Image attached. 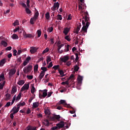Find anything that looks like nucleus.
<instances>
[{
    "label": "nucleus",
    "instance_id": "obj_3",
    "mask_svg": "<svg viewBox=\"0 0 130 130\" xmlns=\"http://www.w3.org/2000/svg\"><path fill=\"white\" fill-rule=\"evenodd\" d=\"M32 66H27L23 69V73L24 74H30L32 71Z\"/></svg>",
    "mask_w": 130,
    "mask_h": 130
},
{
    "label": "nucleus",
    "instance_id": "obj_6",
    "mask_svg": "<svg viewBox=\"0 0 130 130\" xmlns=\"http://www.w3.org/2000/svg\"><path fill=\"white\" fill-rule=\"evenodd\" d=\"M38 48L36 47H30V52L31 53V54H34L35 52H37V50H38Z\"/></svg>",
    "mask_w": 130,
    "mask_h": 130
},
{
    "label": "nucleus",
    "instance_id": "obj_19",
    "mask_svg": "<svg viewBox=\"0 0 130 130\" xmlns=\"http://www.w3.org/2000/svg\"><path fill=\"white\" fill-rule=\"evenodd\" d=\"M30 87H31L30 90H31V94H34L35 93V87H34V84H31Z\"/></svg>",
    "mask_w": 130,
    "mask_h": 130
},
{
    "label": "nucleus",
    "instance_id": "obj_38",
    "mask_svg": "<svg viewBox=\"0 0 130 130\" xmlns=\"http://www.w3.org/2000/svg\"><path fill=\"white\" fill-rule=\"evenodd\" d=\"M25 11L26 14H28V15H30L31 13V10L29 9V8H25Z\"/></svg>",
    "mask_w": 130,
    "mask_h": 130
},
{
    "label": "nucleus",
    "instance_id": "obj_53",
    "mask_svg": "<svg viewBox=\"0 0 130 130\" xmlns=\"http://www.w3.org/2000/svg\"><path fill=\"white\" fill-rule=\"evenodd\" d=\"M65 107H68V108H71L72 109H73V108L70 105V104L65 105Z\"/></svg>",
    "mask_w": 130,
    "mask_h": 130
},
{
    "label": "nucleus",
    "instance_id": "obj_8",
    "mask_svg": "<svg viewBox=\"0 0 130 130\" xmlns=\"http://www.w3.org/2000/svg\"><path fill=\"white\" fill-rule=\"evenodd\" d=\"M29 89V84H25L21 88V92H23V91H25V90Z\"/></svg>",
    "mask_w": 130,
    "mask_h": 130
},
{
    "label": "nucleus",
    "instance_id": "obj_21",
    "mask_svg": "<svg viewBox=\"0 0 130 130\" xmlns=\"http://www.w3.org/2000/svg\"><path fill=\"white\" fill-rule=\"evenodd\" d=\"M17 64L20 65L21 64V63L22 62V58L20 57L19 58H18L16 59Z\"/></svg>",
    "mask_w": 130,
    "mask_h": 130
},
{
    "label": "nucleus",
    "instance_id": "obj_62",
    "mask_svg": "<svg viewBox=\"0 0 130 130\" xmlns=\"http://www.w3.org/2000/svg\"><path fill=\"white\" fill-rule=\"evenodd\" d=\"M13 55L14 56H16L17 55V50H14L13 51Z\"/></svg>",
    "mask_w": 130,
    "mask_h": 130
},
{
    "label": "nucleus",
    "instance_id": "obj_51",
    "mask_svg": "<svg viewBox=\"0 0 130 130\" xmlns=\"http://www.w3.org/2000/svg\"><path fill=\"white\" fill-rule=\"evenodd\" d=\"M52 66H53V64L52 63V62H50L48 66V69H49L50 68H52Z\"/></svg>",
    "mask_w": 130,
    "mask_h": 130
},
{
    "label": "nucleus",
    "instance_id": "obj_32",
    "mask_svg": "<svg viewBox=\"0 0 130 130\" xmlns=\"http://www.w3.org/2000/svg\"><path fill=\"white\" fill-rule=\"evenodd\" d=\"M64 124H66V126H64L66 128H69L70 125H71V123H69V122H66L64 123Z\"/></svg>",
    "mask_w": 130,
    "mask_h": 130
},
{
    "label": "nucleus",
    "instance_id": "obj_33",
    "mask_svg": "<svg viewBox=\"0 0 130 130\" xmlns=\"http://www.w3.org/2000/svg\"><path fill=\"white\" fill-rule=\"evenodd\" d=\"M16 92H17V88L14 87L12 88L11 92V94H15V93H16Z\"/></svg>",
    "mask_w": 130,
    "mask_h": 130
},
{
    "label": "nucleus",
    "instance_id": "obj_13",
    "mask_svg": "<svg viewBox=\"0 0 130 130\" xmlns=\"http://www.w3.org/2000/svg\"><path fill=\"white\" fill-rule=\"evenodd\" d=\"M79 10H81V12H80V13H81V14H83V15H84V16H85V13H88V12H87V11H83V7H82V5H79Z\"/></svg>",
    "mask_w": 130,
    "mask_h": 130
},
{
    "label": "nucleus",
    "instance_id": "obj_40",
    "mask_svg": "<svg viewBox=\"0 0 130 130\" xmlns=\"http://www.w3.org/2000/svg\"><path fill=\"white\" fill-rule=\"evenodd\" d=\"M41 29H39L37 30L38 37H40V36H41Z\"/></svg>",
    "mask_w": 130,
    "mask_h": 130
},
{
    "label": "nucleus",
    "instance_id": "obj_57",
    "mask_svg": "<svg viewBox=\"0 0 130 130\" xmlns=\"http://www.w3.org/2000/svg\"><path fill=\"white\" fill-rule=\"evenodd\" d=\"M51 61V58H50V57H48L47 58V63H48V62Z\"/></svg>",
    "mask_w": 130,
    "mask_h": 130
},
{
    "label": "nucleus",
    "instance_id": "obj_17",
    "mask_svg": "<svg viewBox=\"0 0 130 130\" xmlns=\"http://www.w3.org/2000/svg\"><path fill=\"white\" fill-rule=\"evenodd\" d=\"M12 111H13V114H16V113H18V112H19V110L17 109L16 107H14L12 109Z\"/></svg>",
    "mask_w": 130,
    "mask_h": 130
},
{
    "label": "nucleus",
    "instance_id": "obj_46",
    "mask_svg": "<svg viewBox=\"0 0 130 130\" xmlns=\"http://www.w3.org/2000/svg\"><path fill=\"white\" fill-rule=\"evenodd\" d=\"M75 55H76L75 60L76 61H78L79 60V54L76 53Z\"/></svg>",
    "mask_w": 130,
    "mask_h": 130
},
{
    "label": "nucleus",
    "instance_id": "obj_54",
    "mask_svg": "<svg viewBox=\"0 0 130 130\" xmlns=\"http://www.w3.org/2000/svg\"><path fill=\"white\" fill-rule=\"evenodd\" d=\"M0 78H1L2 80H5V74H2L0 75Z\"/></svg>",
    "mask_w": 130,
    "mask_h": 130
},
{
    "label": "nucleus",
    "instance_id": "obj_43",
    "mask_svg": "<svg viewBox=\"0 0 130 130\" xmlns=\"http://www.w3.org/2000/svg\"><path fill=\"white\" fill-rule=\"evenodd\" d=\"M48 51H49V48H46L42 52L43 54L46 53Z\"/></svg>",
    "mask_w": 130,
    "mask_h": 130
},
{
    "label": "nucleus",
    "instance_id": "obj_58",
    "mask_svg": "<svg viewBox=\"0 0 130 130\" xmlns=\"http://www.w3.org/2000/svg\"><path fill=\"white\" fill-rule=\"evenodd\" d=\"M22 52H23V50H18V52H17V54L18 55H20V54H21L22 53Z\"/></svg>",
    "mask_w": 130,
    "mask_h": 130
},
{
    "label": "nucleus",
    "instance_id": "obj_15",
    "mask_svg": "<svg viewBox=\"0 0 130 130\" xmlns=\"http://www.w3.org/2000/svg\"><path fill=\"white\" fill-rule=\"evenodd\" d=\"M60 104H62L64 106H66L67 105V102H66L65 100H61L59 102H58V105H60Z\"/></svg>",
    "mask_w": 130,
    "mask_h": 130
},
{
    "label": "nucleus",
    "instance_id": "obj_14",
    "mask_svg": "<svg viewBox=\"0 0 130 130\" xmlns=\"http://www.w3.org/2000/svg\"><path fill=\"white\" fill-rule=\"evenodd\" d=\"M39 106V102H34L32 104V108L35 109Z\"/></svg>",
    "mask_w": 130,
    "mask_h": 130
},
{
    "label": "nucleus",
    "instance_id": "obj_1",
    "mask_svg": "<svg viewBox=\"0 0 130 130\" xmlns=\"http://www.w3.org/2000/svg\"><path fill=\"white\" fill-rule=\"evenodd\" d=\"M83 19H84L85 21L84 20H82V25L83 26L82 28L81 32L87 33V30H88V27H89V25H90V17H89V13L88 12H84V16L83 17Z\"/></svg>",
    "mask_w": 130,
    "mask_h": 130
},
{
    "label": "nucleus",
    "instance_id": "obj_29",
    "mask_svg": "<svg viewBox=\"0 0 130 130\" xmlns=\"http://www.w3.org/2000/svg\"><path fill=\"white\" fill-rule=\"evenodd\" d=\"M82 81H83V77H82L80 75L78 76V83H82Z\"/></svg>",
    "mask_w": 130,
    "mask_h": 130
},
{
    "label": "nucleus",
    "instance_id": "obj_16",
    "mask_svg": "<svg viewBox=\"0 0 130 130\" xmlns=\"http://www.w3.org/2000/svg\"><path fill=\"white\" fill-rule=\"evenodd\" d=\"M5 96H6V98H5L6 101H9V100L11 99V94L6 93Z\"/></svg>",
    "mask_w": 130,
    "mask_h": 130
},
{
    "label": "nucleus",
    "instance_id": "obj_27",
    "mask_svg": "<svg viewBox=\"0 0 130 130\" xmlns=\"http://www.w3.org/2000/svg\"><path fill=\"white\" fill-rule=\"evenodd\" d=\"M18 85H19V86H22L23 85H24V84H25V81H24V80H20L18 83H17Z\"/></svg>",
    "mask_w": 130,
    "mask_h": 130
},
{
    "label": "nucleus",
    "instance_id": "obj_9",
    "mask_svg": "<svg viewBox=\"0 0 130 130\" xmlns=\"http://www.w3.org/2000/svg\"><path fill=\"white\" fill-rule=\"evenodd\" d=\"M56 125L58 127V128H62L63 126H64V122L63 121H61L59 123L56 124Z\"/></svg>",
    "mask_w": 130,
    "mask_h": 130
},
{
    "label": "nucleus",
    "instance_id": "obj_48",
    "mask_svg": "<svg viewBox=\"0 0 130 130\" xmlns=\"http://www.w3.org/2000/svg\"><path fill=\"white\" fill-rule=\"evenodd\" d=\"M13 26H17V25H19V21L16 20V21L13 23Z\"/></svg>",
    "mask_w": 130,
    "mask_h": 130
},
{
    "label": "nucleus",
    "instance_id": "obj_39",
    "mask_svg": "<svg viewBox=\"0 0 130 130\" xmlns=\"http://www.w3.org/2000/svg\"><path fill=\"white\" fill-rule=\"evenodd\" d=\"M21 96H22V92H20L16 98V100H20L21 99Z\"/></svg>",
    "mask_w": 130,
    "mask_h": 130
},
{
    "label": "nucleus",
    "instance_id": "obj_2",
    "mask_svg": "<svg viewBox=\"0 0 130 130\" xmlns=\"http://www.w3.org/2000/svg\"><path fill=\"white\" fill-rule=\"evenodd\" d=\"M38 16H39V12H38V11H37L35 13L34 17L30 19V23L31 24V25H34L35 22H36V20L38 19Z\"/></svg>",
    "mask_w": 130,
    "mask_h": 130
},
{
    "label": "nucleus",
    "instance_id": "obj_31",
    "mask_svg": "<svg viewBox=\"0 0 130 130\" xmlns=\"http://www.w3.org/2000/svg\"><path fill=\"white\" fill-rule=\"evenodd\" d=\"M12 39H19V37L18 36V35H17L16 34H14L12 36Z\"/></svg>",
    "mask_w": 130,
    "mask_h": 130
},
{
    "label": "nucleus",
    "instance_id": "obj_4",
    "mask_svg": "<svg viewBox=\"0 0 130 130\" xmlns=\"http://www.w3.org/2000/svg\"><path fill=\"white\" fill-rule=\"evenodd\" d=\"M59 8V3L56 2L54 3V5L52 7H51V10L53 12L56 10H58Z\"/></svg>",
    "mask_w": 130,
    "mask_h": 130
},
{
    "label": "nucleus",
    "instance_id": "obj_47",
    "mask_svg": "<svg viewBox=\"0 0 130 130\" xmlns=\"http://www.w3.org/2000/svg\"><path fill=\"white\" fill-rule=\"evenodd\" d=\"M54 118H55V119H57V120H58V119H59L60 118V116H59V115H55L54 116Z\"/></svg>",
    "mask_w": 130,
    "mask_h": 130
},
{
    "label": "nucleus",
    "instance_id": "obj_24",
    "mask_svg": "<svg viewBox=\"0 0 130 130\" xmlns=\"http://www.w3.org/2000/svg\"><path fill=\"white\" fill-rule=\"evenodd\" d=\"M6 84V81H4L3 83H0V90H3L4 89V87Z\"/></svg>",
    "mask_w": 130,
    "mask_h": 130
},
{
    "label": "nucleus",
    "instance_id": "obj_36",
    "mask_svg": "<svg viewBox=\"0 0 130 130\" xmlns=\"http://www.w3.org/2000/svg\"><path fill=\"white\" fill-rule=\"evenodd\" d=\"M45 17L47 20H49L50 18V15L49 14V12H47L45 14Z\"/></svg>",
    "mask_w": 130,
    "mask_h": 130
},
{
    "label": "nucleus",
    "instance_id": "obj_20",
    "mask_svg": "<svg viewBox=\"0 0 130 130\" xmlns=\"http://www.w3.org/2000/svg\"><path fill=\"white\" fill-rule=\"evenodd\" d=\"M70 31V28L66 27L63 31V33L65 35H68V34L69 33V31Z\"/></svg>",
    "mask_w": 130,
    "mask_h": 130
},
{
    "label": "nucleus",
    "instance_id": "obj_56",
    "mask_svg": "<svg viewBox=\"0 0 130 130\" xmlns=\"http://www.w3.org/2000/svg\"><path fill=\"white\" fill-rule=\"evenodd\" d=\"M30 60H31V57L28 56L26 58L25 61H26L27 62H29V61H30Z\"/></svg>",
    "mask_w": 130,
    "mask_h": 130
},
{
    "label": "nucleus",
    "instance_id": "obj_11",
    "mask_svg": "<svg viewBox=\"0 0 130 130\" xmlns=\"http://www.w3.org/2000/svg\"><path fill=\"white\" fill-rule=\"evenodd\" d=\"M44 75H45V74H44V72H41V73L40 74V75L38 77V80L39 82H41V80H42V78H43V77H44Z\"/></svg>",
    "mask_w": 130,
    "mask_h": 130
},
{
    "label": "nucleus",
    "instance_id": "obj_60",
    "mask_svg": "<svg viewBox=\"0 0 130 130\" xmlns=\"http://www.w3.org/2000/svg\"><path fill=\"white\" fill-rule=\"evenodd\" d=\"M67 20H72V15L71 14L69 15Z\"/></svg>",
    "mask_w": 130,
    "mask_h": 130
},
{
    "label": "nucleus",
    "instance_id": "obj_30",
    "mask_svg": "<svg viewBox=\"0 0 130 130\" xmlns=\"http://www.w3.org/2000/svg\"><path fill=\"white\" fill-rule=\"evenodd\" d=\"M68 80L69 81H70V80H71L72 81H74V80H75V76H74L73 74H71L69 77V78H68Z\"/></svg>",
    "mask_w": 130,
    "mask_h": 130
},
{
    "label": "nucleus",
    "instance_id": "obj_64",
    "mask_svg": "<svg viewBox=\"0 0 130 130\" xmlns=\"http://www.w3.org/2000/svg\"><path fill=\"white\" fill-rule=\"evenodd\" d=\"M57 128H58V127L56 126L52 127L51 128V130H55V129H57Z\"/></svg>",
    "mask_w": 130,
    "mask_h": 130
},
{
    "label": "nucleus",
    "instance_id": "obj_50",
    "mask_svg": "<svg viewBox=\"0 0 130 130\" xmlns=\"http://www.w3.org/2000/svg\"><path fill=\"white\" fill-rule=\"evenodd\" d=\"M27 79H28V80H32V79H33V76H32V75H27Z\"/></svg>",
    "mask_w": 130,
    "mask_h": 130
},
{
    "label": "nucleus",
    "instance_id": "obj_44",
    "mask_svg": "<svg viewBox=\"0 0 130 130\" xmlns=\"http://www.w3.org/2000/svg\"><path fill=\"white\" fill-rule=\"evenodd\" d=\"M45 114H46L47 115H49V114H50V111H49V110H46L44 111Z\"/></svg>",
    "mask_w": 130,
    "mask_h": 130
},
{
    "label": "nucleus",
    "instance_id": "obj_63",
    "mask_svg": "<svg viewBox=\"0 0 130 130\" xmlns=\"http://www.w3.org/2000/svg\"><path fill=\"white\" fill-rule=\"evenodd\" d=\"M30 113H31V110H30V109L28 108V109L26 111V114H30Z\"/></svg>",
    "mask_w": 130,
    "mask_h": 130
},
{
    "label": "nucleus",
    "instance_id": "obj_55",
    "mask_svg": "<svg viewBox=\"0 0 130 130\" xmlns=\"http://www.w3.org/2000/svg\"><path fill=\"white\" fill-rule=\"evenodd\" d=\"M70 45H67V47H66V52H68V51H69L70 50Z\"/></svg>",
    "mask_w": 130,
    "mask_h": 130
},
{
    "label": "nucleus",
    "instance_id": "obj_52",
    "mask_svg": "<svg viewBox=\"0 0 130 130\" xmlns=\"http://www.w3.org/2000/svg\"><path fill=\"white\" fill-rule=\"evenodd\" d=\"M11 105V102H9L5 105V107H9Z\"/></svg>",
    "mask_w": 130,
    "mask_h": 130
},
{
    "label": "nucleus",
    "instance_id": "obj_26",
    "mask_svg": "<svg viewBox=\"0 0 130 130\" xmlns=\"http://www.w3.org/2000/svg\"><path fill=\"white\" fill-rule=\"evenodd\" d=\"M52 69H53V70H54V71H57V70H60L59 69V65H55L52 67Z\"/></svg>",
    "mask_w": 130,
    "mask_h": 130
},
{
    "label": "nucleus",
    "instance_id": "obj_61",
    "mask_svg": "<svg viewBox=\"0 0 130 130\" xmlns=\"http://www.w3.org/2000/svg\"><path fill=\"white\" fill-rule=\"evenodd\" d=\"M49 32H52L53 31V27H51L50 28H48Z\"/></svg>",
    "mask_w": 130,
    "mask_h": 130
},
{
    "label": "nucleus",
    "instance_id": "obj_18",
    "mask_svg": "<svg viewBox=\"0 0 130 130\" xmlns=\"http://www.w3.org/2000/svg\"><path fill=\"white\" fill-rule=\"evenodd\" d=\"M44 121H45V122L44 123V124L46 126H49V120H48V119H45L44 120Z\"/></svg>",
    "mask_w": 130,
    "mask_h": 130
},
{
    "label": "nucleus",
    "instance_id": "obj_23",
    "mask_svg": "<svg viewBox=\"0 0 130 130\" xmlns=\"http://www.w3.org/2000/svg\"><path fill=\"white\" fill-rule=\"evenodd\" d=\"M59 74H60L61 77H64V73L63 72V71L60 70V69H58Z\"/></svg>",
    "mask_w": 130,
    "mask_h": 130
},
{
    "label": "nucleus",
    "instance_id": "obj_35",
    "mask_svg": "<svg viewBox=\"0 0 130 130\" xmlns=\"http://www.w3.org/2000/svg\"><path fill=\"white\" fill-rule=\"evenodd\" d=\"M41 70H42V72H44V74H45V72L47 71V68L46 67H41Z\"/></svg>",
    "mask_w": 130,
    "mask_h": 130
},
{
    "label": "nucleus",
    "instance_id": "obj_12",
    "mask_svg": "<svg viewBox=\"0 0 130 130\" xmlns=\"http://www.w3.org/2000/svg\"><path fill=\"white\" fill-rule=\"evenodd\" d=\"M7 62V59L3 58L0 61V66L3 67L4 64Z\"/></svg>",
    "mask_w": 130,
    "mask_h": 130
},
{
    "label": "nucleus",
    "instance_id": "obj_59",
    "mask_svg": "<svg viewBox=\"0 0 130 130\" xmlns=\"http://www.w3.org/2000/svg\"><path fill=\"white\" fill-rule=\"evenodd\" d=\"M53 93V92H52V91L49 92L48 94H47V97H50V96H51V95H52Z\"/></svg>",
    "mask_w": 130,
    "mask_h": 130
},
{
    "label": "nucleus",
    "instance_id": "obj_42",
    "mask_svg": "<svg viewBox=\"0 0 130 130\" xmlns=\"http://www.w3.org/2000/svg\"><path fill=\"white\" fill-rule=\"evenodd\" d=\"M57 20H60V21H61L62 20V17H61V15L58 14L57 16Z\"/></svg>",
    "mask_w": 130,
    "mask_h": 130
},
{
    "label": "nucleus",
    "instance_id": "obj_34",
    "mask_svg": "<svg viewBox=\"0 0 130 130\" xmlns=\"http://www.w3.org/2000/svg\"><path fill=\"white\" fill-rule=\"evenodd\" d=\"M57 46L58 47L57 50H58V51L59 52V50H60V48H61V47H63V46H64V44H61L60 45H58Z\"/></svg>",
    "mask_w": 130,
    "mask_h": 130
},
{
    "label": "nucleus",
    "instance_id": "obj_49",
    "mask_svg": "<svg viewBox=\"0 0 130 130\" xmlns=\"http://www.w3.org/2000/svg\"><path fill=\"white\" fill-rule=\"evenodd\" d=\"M64 39H66V40H67V41H70L71 40V39L70 38V37L69 36H66L64 37Z\"/></svg>",
    "mask_w": 130,
    "mask_h": 130
},
{
    "label": "nucleus",
    "instance_id": "obj_28",
    "mask_svg": "<svg viewBox=\"0 0 130 130\" xmlns=\"http://www.w3.org/2000/svg\"><path fill=\"white\" fill-rule=\"evenodd\" d=\"M69 80H68L67 81H63L61 84V85H67V86H69V85H70V83L69 82Z\"/></svg>",
    "mask_w": 130,
    "mask_h": 130
},
{
    "label": "nucleus",
    "instance_id": "obj_10",
    "mask_svg": "<svg viewBox=\"0 0 130 130\" xmlns=\"http://www.w3.org/2000/svg\"><path fill=\"white\" fill-rule=\"evenodd\" d=\"M69 59H70V57L68 56H64L63 57L60 58V60L62 62H67Z\"/></svg>",
    "mask_w": 130,
    "mask_h": 130
},
{
    "label": "nucleus",
    "instance_id": "obj_7",
    "mask_svg": "<svg viewBox=\"0 0 130 130\" xmlns=\"http://www.w3.org/2000/svg\"><path fill=\"white\" fill-rule=\"evenodd\" d=\"M16 72H17V70L15 69H12L10 70V72H9V77H12L16 74Z\"/></svg>",
    "mask_w": 130,
    "mask_h": 130
},
{
    "label": "nucleus",
    "instance_id": "obj_41",
    "mask_svg": "<svg viewBox=\"0 0 130 130\" xmlns=\"http://www.w3.org/2000/svg\"><path fill=\"white\" fill-rule=\"evenodd\" d=\"M34 70L35 72H38V64H36L34 66Z\"/></svg>",
    "mask_w": 130,
    "mask_h": 130
},
{
    "label": "nucleus",
    "instance_id": "obj_45",
    "mask_svg": "<svg viewBox=\"0 0 130 130\" xmlns=\"http://www.w3.org/2000/svg\"><path fill=\"white\" fill-rule=\"evenodd\" d=\"M80 28L79 27H77V28L75 29V33H76V34H79V31H80Z\"/></svg>",
    "mask_w": 130,
    "mask_h": 130
},
{
    "label": "nucleus",
    "instance_id": "obj_5",
    "mask_svg": "<svg viewBox=\"0 0 130 130\" xmlns=\"http://www.w3.org/2000/svg\"><path fill=\"white\" fill-rule=\"evenodd\" d=\"M39 91L43 92L42 95L40 93L39 94V98H41V96H42V97H43L44 98H45V97L47 95V89H44V90H40Z\"/></svg>",
    "mask_w": 130,
    "mask_h": 130
},
{
    "label": "nucleus",
    "instance_id": "obj_37",
    "mask_svg": "<svg viewBox=\"0 0 130 130\" xmlns=\"http://www.w3.org/2000/svg\"><path fill=\"white\" fill-rule=\"evenodd\" d=\"M74 68L75 72H78V71H79L80 69V68L79 67V66H78V65H76L75 66H74Z\"/></svg>",
    "mask_w": 130,
    "mask_h": 130
},
{
    "label": "nucleus",
    "instance_id": "obj_22",
    "mask_svg": "<svg viewBox=\"0 0 130 130\" xmlns=\"http://www.w3.org/2000/svg\"><path fill=\"white\" fill-rule=\"evenodd\" d=\"M24 36L25 38H33V36H32V35L30 34H25L24 35Z\"/></svg>",
    "mask_w": 130,
    "mask_h": 130
},
{
    "label": "nucleus",
    "instance_id": "obj_25",
    "mask_svg": "<svg viewBox=\"0 0 130 130\" xmlns=\"http://www.w3.org/2000/svg\"><path fill=\"white\" fill-rule=\"evenodd\" d=\"M1 44L2 45H3L5 47H7L8 46V43H7L5 41H2Z\"/></svg>",
    "mask_w": 130,
    "mask_h": 130
}]
</instances>
